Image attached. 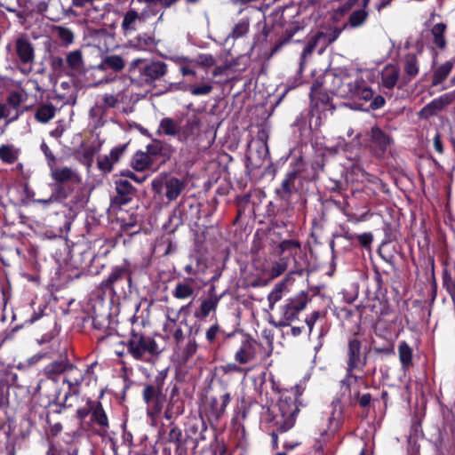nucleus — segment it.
Here are the masks:
<instances>
[{"instance_id":"obj_1","label":"nucleus","mask_w":455,"mask_h":455,"mask_svg":"<svg viewBox=\"0 0 455 455\" xmlns=\"http://www.w3.org/2000/svg\"><path fill=\"white\" fill-rule=\"evenodd\" d=\"M299 15L293 5H278L266 17L262 31L255 37V45H262L267 42L271 30L283 28V31L271 49V54L276 53L282 47L291 42L299 43L300 39L294 38L304 32L306 25L303 21L295 20Z\"/></svg>"},{"instance_id":"obj_2","label":"nucleus","mask_w":455,"mask_h":455,"mask_svg":"<svg viewBox=\"0 0 455 455\" xmlns=\"http://www.w3.org/2000/svg\"><path fill=\"white\" fill-rule=\"evenodd\" d=\"M301 394L298 389L283 391L275 405L267 410V424L271 428L272 447L278 448V435L291 429L299 412Z\"/></svg>"},{"instance_id":"obj_3","label":"nucleus","mask_w":455,"mask_h":455,"mask_svg":"<svg viewBox=\"0 0 455 455\" xmlns=\"http://www.w3.org/2000/svg\"><path fill=\"white\" fill-rule=\"evenodd\" d=\"M202 121L199 116L193 114L187 116L185 123L172 117H164L160 120L156 133L175 138L183 144L193 145L201 137Z\"/></svg>"},{"instance_id":"obj_4","label":"nucleus","mask_w":455,"mask_h":455,"mask_svg":"<svg viewBox=\"0 0 455 455\" xmlns=\"http://www.w3.org/2000/svg\"><path fill=\"white\" fill-rule=\"evenodd\" d=\"M133 266L128 259L115 265L106 278L99 284L98 289L104 294L117 299H124L133 291Z\"/></svg>"},{"instance_id":"obj_5","label":"nucleus","mask_w":455,"mask_h":455,"mask_svg":"<svg viewBox=\"0 0 455 455\" xmlns=\"http://www.w3.org/2000/svg\"><path fill=\"white\" fill-rule=\"evenodd\" d=\"M168 377V369L161 370L154 379L143 384L141 397L146 405L148 418L156 419L162 414L167 402L165 393V381Z\"/></svg>"},{"instance_id":"obj_6","label":"nucleus","mask_w":455,"mask_h":455,"mask_svg":"<svg viewBox=\"0 0 455 455\" xmlns=\"http://www.w3.org/2000/svg\"><path fill=\"white\" fill-rule=\"evenodd\" d=\"M168 72V66L161 60H149L147 59L133 60L128 68V76L132 84L138 86H156Z\"/></svg>"},{"instance_id":"obj_7","label":"nucleus","mask_w":455,"mask_h":455,"mask_svg":"<svg viewBox=\"0 0 455 455\" xmlns=\"http://www.w3.org/2000/svg\"><path fill=\"white\" fill-rule=\"evenodd\" d=\"M121 343L126 347L127 354L137 361L145 362L148 356H157L161 353L154 338L134 329L131 331L127 340Z\"/></svg>"},{"instance_id":"obj_8","label":"nucleus","mask_w":455,"mask_h":455,"mask_svg":"<svg viewBox=\"0 0 455 455\" xmlns=\"http://www.w3.org/2000/svg\"><path fill=\"white\" fill-rule=\"evenodd\" d=\"M97 364V362H93L87 364L85 369H79L69 362L63 379V383L68 385V389L64 395V401L61 403L62 407L67 406L66 403L69 396L80 395V387L84 383L89 386L92 380L97 379V376L94 372V368Z\"/></svg>"},{"instance_id":"obj_9","label":"nucleus","mask_w":455,"mask_h":455,"mask_svg":"<svg viewBox=\"0 0 455 455\" xmlns=\"http://www.w3.org/2000/svg\"><path fill=\"white\" fill-rule=\"evenodd\" d=\"M14 63L21 74L28 76L33 70L36 51L33 43L26 35L18 36L13 43Z\"/></svg>"},{"instance_id":"obj_10","label":"nucleus","mask_w":455,"mask_h":455,"mask_svg":"<svg viewBox=\"0 0 455 455\" xmlns=\"http://www.w3.org/2000/svg\"><path fill=\"white\" fill-rule=\"evenodd\" d=\"M358 332H355L347 340V368L346 379L354 378L356 381L358 377L354 371H363L367 364V353L362 350V342L358 339Z\"/></svg>"},{"instance_id":"obj_11","label":"nucleus","mask_w":455,"mask_h":455,"mask_svg":"<svg viewBox=\"0 0 455 455\" xmlns=\"http://www.w3.org/2000/svg\"><path fill=\"white\" fill-rule=\"evenodd\" d=\"M232 396L226 387L205 397L203 410L210 421L218 422L225 414Z\"/></svg>"},{"instance_id":"obj_12","label":"nucleus","mask_w":455,"mask_h":455,"mask_svg":"<svg viewBox=\"0 0 455 455\" xmlns=\"http://www.w3.org/2000/svg\"><path fill=\"white\" fill-rule=\"evenodd\" d=\"M46 305L39 306L38 309L35 310L30 317L25 321L26 324L38 323V328L46 331L40 339H36L39 345L50 343L56 335L54 331L57 325L56 316L52 313H46Z\"/></svg>"},{"instance_id":"obj_13","label":"nucleus","mask_w":455,"mask_h":455,"mask_svg":"<svg viewBox=\"0 0 455 455\" xmlns=\"http://www.w3.org/2000/svg\"><path fill=\"white\" fill-rule=\"evenodd\" d=\"M310 300L311 297L308 292L305 291L288 299L281 308L282 318L280 320V325L288 326L291 322L298 319L299 314L305 309Z\"/></svg>"},{"instance_id":"obj_14","label":"nucleus","mask_w":455,"mask_h":455,"mask_svg":"<svg viewBox=\"0 0 455 455\" xmlns=\"http://www.w3.org/2000/svg\"><path fill=\"white\" fill-rule=\"evenodd\" d=\"M70 260L76 268V278H79L85 271L92 275H98L100 270L94 269V263H97V257L90 249H85L77 254H72Z\"/></svg>"},{"instance_id":"obj_15","label":"nucleus","mask_w":455,"mask_h":455,"mask_svg":"<svg viewBox=\"0 0 455 455\" xmlns=\"http://www.w3.org/2000/svg\"><path fill=\"white\" fill-rule=\"evenodd\" d=\"M394 143L391 135L379 126H373L370 132V151L376 158H383Z\"/></svg>"},{"instance_id":"obj_16","label":"nucleus","mask_w":455,"mask_h":455,"mask_svg":"<svg viewBox=\"0 0 455 455\" xmlns=\"http://www.w3.org/2000/svg\"><path fill=\"white\" fill-rule=\"evenodd\" d=\"M301 171V164H297L295 168L285 174L280 188H277L275 191L281 200L288 202L293 194L299 192V188L297 183L299 182Z\"/></svg>"},{"instance_id":"obj_17","label":"nucleus","mask_w":455,"mask_h":455,"mask_svg":"<svg viewBox=\"0 0 455 455\" xmlns=\"http://www.w3.org/2000/svg\"><path fill=\"white\" fill-rule=\"evenodd\" d=\"M146 151L156 170L171 159L172 153V147L158 139H153L151 143L146 146Z\"/></svg>"},{"instance_id":"obj_18","label":"nucleus","mask_w":455,"mask_h":455,"mask_svg":"<svg viewBox=\"0 0 455 455\" xmlns=\"http://www.w3.org/2000/svg\"><path fill=\"white\" fill-rule=\"evenodd\" d=\"M340 89V93L343 96L354 100H362L364 103L371 100L374 95L372 89L367 86L363 79H356L343 84Z\"/></svg>"},{"instance_id":"obj_19","label":"nucleus","mask_w":455,"mask_h":455,"mask_svg":"<svg viewBox=\"0 0 455 455\" xmlns=\"http://www.w3.org/2000/svg\"><path fill=\"white\" fill-rule=\"evenodd\" d=\"M187 182L176 177L166 178L164 182L154 180L152 182L153 190L161 193V189L164 188V196L169 202L175 201L186 188Z\"/></svg>"},{"instance_id":"obj_20","label":"nucleus","mask_w":455,"mask_h":455,"mask_svg":"<svg viewBox=\"0 0 455 455\" xmlns=\"http://www.w3.org/2000/svg\"><path fill=\"white\" fill-rule=\"evenodd\" d=\"M258 160H254L253 152L251 149V144L248 145V149L245 155V168L247 172H251L252 170L259 168L261 165V159L268 155V148L267 144V135L266 132L264 130L259 131L258 133Z\"/></svg>"},{"instance_id":"obj_21","label":"nucleus","mask_w":455,"mask_h":455,"mask_svg":"<svg viewBox=\"0 0 455 455\" xmlns=\"http://www.w3.org/2000/svg\"><path fill=\"white\" fill-rule=\"evenodd\" d=\"M115 185L116 196L111 199V204L118 207L128 204L132 200L136 188L130 181L124 179L116 180Z\"/></svg>"},{"instance_id":"obj_22","label":"nucleus","mask_w":455,"mask_h":455,"mask_svg":"<svg viewBox=\"0 0 455 455\" xmlns=\"http://www.w3.org/2000/svg\"><path fill=\"white\" fill-rule=\"evenodd\" d=\"M93 336L99 343L107 341L116 335V331L110 327L108 316L95 315L92 317Z\"/></svg>"},{"instance_id":"obj_23","label":"nucleus","mask_w":455,"mask_h":455,"mask_svg":"<svg viewBox=\"0 0 455 455\" xmlns=\"http://www.w3.org/2000/svg\"><path fill=\"white\" fill-rule=\"evenodd\" d=\"M69 363L68 359L63 358L60 360H54L44 368V374L46 376L47 380L41 379L38 382L37 390H40L43 386L48 383V380L57 382L59 377L65 373Z\"/></svg>"},{"instance_id":"obj_24","label":"nucleus","mask_w":455,"mask_h":455,"mask_svg":"<svg viewBox=\"0 0 455 455\" xmlns=\"http://www.w3.org/2000/svg\"><path fill=\"white\" fill-rule=\"evenodd\" d=\"M455 100V91L450 92L434 99L427 103L421 110L420 115L426 118L435 116L439 111L445 108Z\"/></svg>"},{"instance_id":"obj_25","label":"nucleus","mask_w":455,"mask_h":455,"mask_svg":"<svg viewBox=\"0 0 455 455\" xmlns=\"http://www.w3.org/2000/svg\"><path fill=\"white\" fill-rule=\"evenodd\" d=\"M128 147V143L118 145L110 150L109 156L99 157L97 164L98 168L104 173H109L113 170V165L117 164L122 156L124 154Z\"/></svg>"},{"instance_id":"obj_26","label":"nucleus","mask_w":455,"mask_h":455,"mask_svg":"<svg viewBox=\"0 0 455 455\" xmlns=\"http://www.w3.org/2000/svg\"><path fill=\"white\" fill-rule=\"evenodd\" d=\"M90 421L92 425L99 427L97 433L100 435H103L108 433L109 428L108 418L101 402L99 400H94L92 403Z\"/></svg>"},{"instance_id":"obj_27","label":"nucleus","mask_w":455,"mask_h":455,"mask_svg":"<svg viewBox=\"0 0 455 455\" xmlns=\"http://www.w3.org/2000/svg\"><path fill=\"white\" fill-rule=\"evenodd\" d=\"M256 356V340L249 335L242 340L240 347L235 354V360L240 364H245L254 360Z\"/></svg>"},{"instance_id":"obj_28","label":"nucleus","mask_w":455,"mask_h":455,"mask_svg":"<svg viewBox=\"0 0 455 455\" xmlns=\"http://www.w3.org/2000/svg\"><path fill=\"white\" fill-rule=\"evenodd\" d=\"M291 259H292V266L291 267V271L289 272L283 282L279 285H283L284 282L289 281L292 275L303 276L305 274L309 273L308 267L310 262L306 252L301 251Z\"/></svg>"},{"instance_id":"obj_29","label":"nucleus","mask_w":455,"mask_h":455,"mask_svg":"<svg viewBox=\"0 0 455 455\" xmlns=\"http://www.w3.org/2000/svg\"><path fill=\"white\" fill-rule=\"evenodd\" d=\"M346 28L347 25H344L342 28L334 27L329 28L325 31L315 32L320 45V53L323 52L330 44L335 42Z\"/></svg>"},{"instance_id":"obj_30","label":"nucleus","mask_w":455,"mask_h":455,"mask_svg":"<svg viewBox=\"0 0 455 455\" xmlns=\"http://www.w3.org/2000/svg\"><path fill=\"white\" fill-rule=\"evenodd\" d=\"M131 166L140 172L145 171H157L146 150H138L133 154L131 159Z\"/></svg>"},{"instance_id":"obj_31","label":"nucleus","mask_w":455,"mask_h":455,"mask_svg":"<svg viewBox=\"0 0 455 455\" xmlns=\"http://www.w3.org/2000/svg\"><path fill=\"white\" fill-rule=\"evenodd\" d=\"M301 251V242L295 238L282 240L276 247L277 254L280 257L286 256L288 257V259Z\"/></svg>"},{"instance_id":"obj_32","label":"nucleus","mask_w":455,"mask_h":455,"mask_svg":"<svg viewBox=\"0 0 455 455\" xmlns=\"http://www.w3.org/2000/svg\"><path fill=\"white\" fill-rule=\"evenodd\" d=\"M51 176L56 183H70L81 181L80 177L69 167L51 169Z\"/></svg>"},{"instance_id":"obj_33","label":"nucleus","mask_w":455,"mask_h":455,"mask_svg":"<svg viewBox=\"0 0 455 455\" xmlns=\"http://www.w3.org/2000/svg\"><path fill=\"white\" fill-rule=\"evenodd\" d=\"M455 64V57L438 66L432 74V86L443 84L451 74Z\"/></svg>"},{"instance_id":"obj_34","label":"nucleus","mask_w":455,"mask_h":455,"mask_svg":"<svg viewBox=\"0 0 455 455\" xmlns=\"http://www.w3.org/2000/svg\"><path fill=\"white\" fill-rule=\"evenodd\" d=\"M65 63L67 71H69L70 75L80 72L84 66L82 51L75 50L69 52L66 56Z\"/></svg>"},{"instance_id":"obj_35","label":"nucleus","mask_w":455,"mask_h":455,"mask_svg":"<svg viewBox=\"0 0 455 455\" xmlns=\"http://www.w3.org/2000/svg\"><path fill=\"white\" fill-rule=\"evenodd\" d=\"M181 323H178L177 319L168 317L164 327V331L174 340L177 346L183 343L185 339Z\"/></svg>"},{"instance_id":"obj_36","label":"nucleus","mask_w":455,"mask_h":455,"mask_svg":"<svg viewBox=\"0 0 455 455\" xmlns=\"http://www.w3.org/2000/svg\"><path fill=\"white\" fill-rule=\"evenodd\" d=\"M164 408V417L167 420L174 419L183 414L185 410L184 401L181 398L167 399Z\"/></svg>"},{"instance_id":"obj_37","label":"nucleus","mask_w":455,"mask_h":455,"mask_svg":"<svg viewBox=\"0 0 455 455\" xmlns=\"http://www.w3.org/2000/svg\"><path fill=\"white\" fill-rule=\"evenodd\" d=\"M219 303L218 299L215 298L204 299L199 307L195 311L194 316L197 319L207 318L211 313H216Z\"/></svg>"},{"instance_id":"obj_38","label":"nucleus","mask_w":455,"mask_h":455,"mask_svg":"<svg viewBox=\"0 0 455 455\" xmlns=\"http://www.w3.org/2000/svg\"><path fill=\"white\" fill-rule=\"evenodd\" d=\"M400 76L399 68L393 65H387L381 72V84L387 89H393Z\"/></svg>"},{"instance_id":"obj_39","label":"nucleus","mask_w":455,"mask_h":455,"mask_svg":"<svg viewBox=\"0 0 455 455\" xmlns=\"http://www.w3.org/2000/svg\"><path fill=\"white\" fill-rule=\"evenodd\" d=\"M102 100V104H96L93 108H92L90 110L91 116L100 115L102 116L106 114L108 109L116 108L119 103L118 98L113 94H104Z\"/></svg>"},{"instance_id":"obj_40","label":"nucleus","mask_w":455,"mask_h":455,"mask_svg":"<svg viewBox=\"0 0 455 455\" xmlns=\"http://www.w3.org/2000/svg\"><path fill=\"white\" fill-rule=\"evenodd\" d=\"M446 30L447 26L443 22L435 24L430 29L433 36V44L441 51H443L447 47V40L445 37Z\"/></svg>"},{"instance_id":"obj_41","label":"nucleus","mask_w":455,"mask_h":455,"mask_svg":"<svg viewBox=\"0 0 455 455\" xmlns=\"http://www.w3.org/2000/svg\"><path fill=\"white\" fill-rule=\"evenodd\" d=\"M399 360L403 370H409L412 366L413 350L410 345L403 340L398 345Z\"/></svg>"},{"instance_id":"obj_42","label":"nucleus","mask_w":455,"mask_h":455,"mask_svg":"<svg viewBox=\"0 0 455 455\" xmlns=\"http://www.w3.org/2000/svg\"><path fill=\"white\" fill-rule=\"evenodd\" d=\"M20 156V149L12 144H2L0 146V160L6 164H15Z\"/></svg>"},{"instance_id":"obj_43","label":"nucleus","mask_w":455,"mask_h":455,"mask_svg":"<svg viewBox=\"0 0 455 455\" xmlns=\"http://www.w3.org/2000/svg\"><path fill=\"white\" fill-rule=\"evenodd\" d=\"M56 114V108L52 103L42 104L35 111V119L41 124L48 123Z\"/></svg>"},{"instance_id":"obj_44","label":"nucleus","mask_w":455,"mask_h":455,"mask_svg":"<svg viewBox=\"0 0 455 455\" xmlns=\"http://www.w3.org/2000/svg\"><path fill=\"white\" fill-rule=\"evenodd\" d=\"M395 247L391 245V239L389 238L384 240L378 250V253L380 258L393 267L395 266Z\"/></svg>"},{"instance_id":"obj_45","label":"nucleus","mask_w":455,"mask_h":455,"mask_svg":"<svg viewBox=\"0 0 455 455\" xmlns=\"http://www.w3.org/2000/svg\"><path fill=\"white\" fill-rule=\"evenodd\" d=\"M22 102V96L21 94L17 91H12L7 98H6V103L10 108H12L16 110V113L13 116H11L8 120H6V124H9L12 122H15L19 119L20 116L21 115V111L20 110V106Z\"/></svg>"},{"instance_id":"obj_46","label":"nucleus","mask_w":455,"mask_h":455,"mask_svg":"<svg viewBox=\"0 0 455 455\" xmlns=\"http://www.w3.org/2000/svg\"><path fill=\"white\" fill-rule=\"evenodd\" d=\"M141 18L139 12L134 9L128 10L123 18V21L121 23V28L124 34L128 32H132L136 30V23L138 20H140Z\"/></svg>"},{"instance_id":"obj_47","label":"nucleus","mask_w":455,"mask_h":455,"mask_svg":"<svg viewBox=\"0 0 455 455\" xmlns=\"http://www.w3.org/2000/svg\"><path fill=\"white\" fill-rule=\"evenodd\" d=\"M74 192L71 183H55L52 185V195L56 202H62L68 198Z\"/></svg>"},{"instance_id":"obj_48","label":"nucleus","mask_w":455,"mask_h":455,"mask_svg":"<svg viewBox=\"0 0 455 455\" xmlns=\"http://www.w3.org/2000/svg\"><path fill=\"white\" fill-rule=\"evenodd\" d=\"M134 47L140 50H148L155 48L157 42L155 36L147 33L138 35L132 41Z\"/></svg>"},{"instance_id":"obj_49","label":"nucleus","mask_w":455,"mask_h":455,"mask_svg":"<svg viewBox=\"0 0 455 455\" xmlns=\"http://www.w3.org/2000/svg\"><path fill=\"white\" fill-rule=\"evenodd\" d=\"M309 98L311 108L316 111L324 109L330 101L329 95L323 91L317 92L315 94H309Z\"/></svg>"},{"instance_id":"obj_50","label":"nucleus","mask_w":455,"mask_h":455,"mask_svg":"<svg viewBox=\"0 0 455 455\" xmlns=\"http://www.w3.org/2000/svg\"><path fill=\"white\" fill-rule=\"evenodd\" d=\"M219 370H220V371L222 372L220 382L223 381L222 379H224V378H226V380H228V377L233 375V374H235V373L239 374V375H243V378L247 374V371L244 370L240 365L236 364L235 363H227L225 365H220L219 367Z\"/></svg>"},{"instance_id":"obj_51","label":"nucleus","mask_w":455,"mask_h":455,"mask_svg":"<svg viewBox=\"0 0 455 455\" xmlns=\"http://www.w3.org/2000/svg\"><path fill=\"white\" fill-rule=\"evenodd\" d=\"M172 296L178 299H185L194 295V288L188 283H178L172 291Z\"/></svg>"},{"instance_id":"obj_52","label":"nucleus","mask_w":455,"mask_h":455,"mask_svg":"<svg viewBox=\"0 0 455 455\" xmlns=\"http://www.w3.org/2000/svg\"><path fill=\"white\" fill-rule=\"evenodd\" d=\"M403 70L410 78L415 77L419 74V62L415 54L406 56Z\"/></svg>"},{"instance_id":"obj_53","label":"nucleus","mask_w":455,"mask_h":455,"mask_svg":"<svg viewBox=\"0 0 455 455\" xmlns=\"http://www.w3.org/2000/svg\"><path fill=\"white\" fill-rule=\"evenodd\" d=\"M101 65L106 68H111L116 72H119L124 69L125 63L121 56L109 55L104 58Z\"/></svg>"},{"instance_id":"obj_54","label":"nucleus","mask_w":455,"mask_h":455,"mask_svg":"<svg viewBox=\"0 0 455 455\" xmlns=\"http://www.w3.org/2000/svg\"><path fill=\"white\" fill-rule=\"evenodd\" d=\"M372 397L370 393L361 394L359 391L355 392L354 396L350 399V403L352 405L358 404L362 409L367 410L371 405Z\"/></svg>"},{"instance_id":"obj_55","label":"nucleus","mask_w":455,"mask_h":455,"mask_svg":"<svg viewBox=\"0 0 455 455\" xmlns=\"http://www.w3.org/2000/svg\"><path fill=\"white\" fill-rule=\"evenodd\" d=\"M443 286L451 296L453 303H455V279L452 278L451 272L447 267L443 270Z\"/></svg>"},{"instance_id":"obj_56","label":"nucleus","mask_w":455,"mask_h":455,"mask_svg":"<svg viewBox=\"0 0 455 455\" xmlns=\"http://www.w3.org/2000/svg\"><path fill=\"white\" fill-rule=\"evenodd\" d=\"M367 18L368 12L364 9H359L350 14L346 25H349L351 28H358L366 21Z\"/></svg>"},{"instance_id":"obj_57","label":"nucleus","mask_w":455,"mask_h":455,"mask_svg":"<svg viewBox=\"0 0 455 455\" xmlns=\"http://www.w3.org/2000/svg\"><path fill=\"white\" fill-rule=\"evenodd\" d=\"M288 268V257H280L278 261H275L269 270L272 278H276L283 275Z\"/></svg>"},{"instance_id":"obj_58","label":"nucleus","mask_w":455,"mask_h":455,"mask_svg":"<svg viewBox=\"0 0 455 455\" xmlns=\"http://www.w3.org/2000/svg\"><path fill=\"white\" fill-rule=\"evenodd\" d=\"M206 429V426L203 421L199 422L197 420H195L193 422H189L188 428L186 429L187 435L194 438L195 440L198 439H204V437L202 435V431H199V429Z\"/></svg>"},{"instance_id":"obj_59","label":"nucleus","mask_w":455,"mask_h":455,"mask_svg":"<svg viewBox=\"0 0 455 455\" xmlns=\"http://www.w3.org/2000/svg\"><path fill=\"white\" fill-rule=\"evenodd\" d=\"M249 20L246 19H243L235 25L229 36L235 39L242 37L247 34V32L249 31Z\"/></svg>"},{"instance_id":"obj_60","label":"nucleus","mask_w":455,"mask_h":455,"mask_svg":"<svg viewBox=\"0 0 455 455\" xmlns=\"http://www.w3.org/2000/svg\"><path fill=\"white\" fill-rule=\"evenodd\" d=\"M318 38L316 34L315 33L306 44L302 52H301V60H304L307 56H310L314 51L317 50L320 53V45L318 44Z\"/></svg>"},{"instance_id":"obj_61","label":"nucleus","mask_w":455,"mask_h":455,"mask_svg":"<svg viewBox=\"0 0 455 455\" xmlns=\"http://www.w3.org/2000/svg\"><path fill=\"white\" fill-rule=\"evenodd\" d=\"M213 90V86L211 83H204L202 84H189L188 91L194 96L208 95Z\"/></svg>"},{"instance_id":"obj_62","label":"nucleus","mask_w":455,"mask_h":455,"mask_svg":"<svg viewBox=\"0 0 455 455\" xmlns=\"http://www.w3.org/2000/svg\"><path fill=\"white\" fill-rule=\"evenodd\" d=\"M56 32L64 44L68 45L74 42V33L70 28L60 26L56 28Z\"/></svg>"},{"instance_id":"obj_63","label":"nucleus","mask_w":455,"mask_h":455,"mask_svg":"<svg viewBox=\"0 0 455 455\" xmlns=\"http://www.w3.org/2000/svg\"><path fill=\"white\" fill-rule=\"evenodd\" d=\"M50 65L52 69L56 73L70 75L69 71H67L65 60L60 56H52Z\"/></svg>"},{"instance_id":"obj_64","label":"nucleus","mask_w":455,"mask_h":455,"mask_svg":"<svg viewBox=\"0 0 455 455\" xmlns=\"http://www.w3.org/2000/svg\"><path fill=\"white\" fill-rule=\"evenodd\" d=\"M40 149L45 156L49 168L52 169V167H55L57 164V158L44 141L41 143Z\"/></svg>"}]
</instances>
